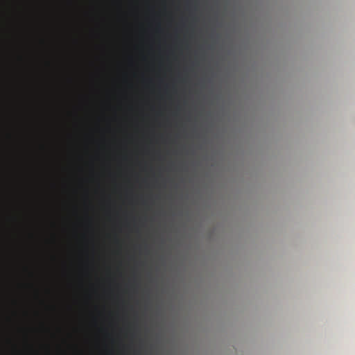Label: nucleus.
Here are the masks:
<instances>
[{"label":"nucleus","instance_id":"obj_1","mask_svg":"<svg viewBox=\"0 0 355 355\" xmlns=\"http://www.w3.org/2000/svg\"><path fill=\"white\" fill-rule=\"evenodd\" d=\"M17 60L19 61V62H22L24 60V57L21 55H17Z\"/></svg>","mask_w":355,"mask_h":355}]
</instances>
